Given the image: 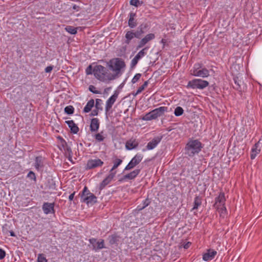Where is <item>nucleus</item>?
<instances>
[{
	"label": "nucleus",
	"instance_id": "29",
	"mask_svg": "<svg viewBox=\"0 0 262 262\" xmlns=\"http://www.w3.org/2000/svg\"><path fill=\"white\" fill-rule=\"evenodd\" d=\"M59 141V148L60 150H65L67 146V143L66 141L60 136L57 137Z\"/></svg>",
	"mask_w": 262,
	"mask_h": 262
},
{
	"label": "nucleus",
	"instance_id": "25",
	"mask_svg": "<svg viewBox=\"0 0 262 262\" xmlns=\"http://www.w3.org/2000/svg\"><path fill=\"white\" fill-rule=\"evenodd\" d=\"M34 166L37 170H39L43 166V159L41 157H36L35 160Z\"/></svg>",
	"mask_w": 262,
	"mask_h": 262
},
{
	"label": "nucleus",
	"instance_id": "54",
	"mask_svg": "<svg viewBox=\"0 0 262 262\" xmlns=\"http://www.w3.org/2000/svg\"><path fill=\"white\" fill-rule=\"evenodd\" d=\"M161 42H162V43L164 44V43L166 42V41H165V40L164 39H162L161 40Z\"/></svg>",
	"mask_w": 262,
	"mask_h": 262
},
{
	"label": "nucleus",
	"instance_id": "27",
	"mask_svg": "<svg viewBox=\"0 0 262 262\" xmlns=\"http://www.w3.org/2000/svg\"><path fill=\"white\" fill-rule=\"evenodd\" d=\"M136 14L134 13H130L129 14V18L128 20V26L130 28H134L137 26V23L135 20Z\"/></svg>",
	"mask_w": 262,
	"mask_h": 262
},
{
	"label": "nucleus",
	"instance_id": "14",
	"mask_svg": "<svg viewBox=\"0 0 262 262\" xmlns=\"http://www.w3.org/2000/svg\"><path fill=\"white\" fill-rule=\"evenodd\" d=\"M140 33L138 32H134L133 30L127 31L125 35V43L129 44L131 40L134 38H139Z\"/></svg>",
	"mask_w": 262,
	"mask_h": 262
},
{
	"label": "nucleus",
	"instance_id": "4",
	"mask_svg": "<svg viewBox=\"0 0 262 262\" xmlns=\"http://www.w3.org/2000/svg\"><path fill=\"white\" fill-rule=\"evenodd\" d=\"M202 148V143L198 140L190 141L186 145L187 153L189 156L198 154Z\"/></svg>",
	"mask_w": 262,
	"mask_h": 262
},
{
	"label": "nucleus",
	"instance_id": "7",
	"mask_svg": "<svg viewBox=\"0 0 262 262\" xmlns=\"http://www.w3.org/2000/svg\"><path fill=\"white\" fill-rule=\"evenodd\" d=\"M209 85V82L202 79H194L189 81L187 84V88L193 89H204Z\"/></svg>",
	"mask_w": 262,
	"mask_h": 262
},
{
	"label": "nucleus",
	"instance_id": "40",
	"mask_svg": "<svg viewBox=\"0 0 262 262\" xmlns=\"http://www.w3.org/2000/svg\"><path fill=\"white\" fill-rule=\"evenodd\" d=\"M141 74L140 73L136 74L133 79H132V82L134 84L136 83L141 78Z\"/></svg>",
	"mask_w": 262,
	"mask_h": 262
},
{
	"label": "nucleus",
	"instance_id": "46",
	"mask_svg": "<svg viewBox=\"0 0 262 262\" xmlns=\"http://www.w3.org/2000/svg\"><path fill=\"white\" fill-rule=\"evenodd\" d=\"M98 114V109L96 108L95 109L93 110L92 111L91 116H97Z\"/></svg>",
	"mask_w": 262,
	"mask_h": 262
},
{
	"label": "nucleus",
	"instance_id": "38",
	"mask_svg": "<svg viewBox=\"0 0 262 262\" xmlns=\"http://www.w3.org/2000/svg\"><path fill=\"white\" fill-rule=\"evenodd\" d=\"M143 3V2H140L139 0H130V4L132 6H134L135 7H138L139 5H142Z\"/></svg>",
	"mask_w": 262,
	"mask_h": 262
},
{
	"label": "nucleus",
	"instance_id": "42",
	"mask_svg": "<svg viewBox=\"0 0 262 262\" xmlns=\"http://www.w3.org/2000/svg\"><path fill=\"white\" fill-rule=\"evenodd\" d=\"M117 241V237L116 235H112L110 237V243L111 244L116 243Z\"/></svg>",
	"mask_w": 262,
	"mask_h": 262
},
{
	"label": "nucleus",
	"instance_id": "9",
	"mask_svg": "<svg viewBox=\"0 0 262 262\" xmlns=\"http://www.w3.org/2000/svg\"><path fill=\"white\" fill-rule=\"evenodd\" d=\"M103 162L100 159L96 158L89 159L86 163V169H91L97 167H101L103 164Z\"/></svg>",
	"mask_w": 262,
	"mask_h": 262
},
{
	"label": "nucleus",
	"instance_id": "33",
	"mask_svg": "<svg viewBox=\"0 0 262 262\" xmlns=\"http://www.w3.org/2000/svg\"><path fill=\"white\" fill-rule=\"evenodd\" d=\"M184 113V110L181 106L177 107L174 111V114L176 116H180Z\"/></svg>",
	"mask_w": 262,
	"mask_h": 262
},
{
	"label": "nucleus",
	"instance_id": "8",
	"mask_svg": "<svg viewBox=\"0 0 262 262\" xmlns=\"http://www.w3.org/2000/svg\"><path fill=\"white\" fill-rule=\"evenodd\" d=\"M143 156L142 154L138 153L136 154L125 166L124 170H129L134 168L136 165L139 164L142 160Z\"/></svg>",
	"mask_w": 262,
	"mask_h": 262
},
{
	"label": "nucleus",
	"instance_id": "52",
	"mask_svg": "<svg viewBox=\"0 0 262 262\" xmlns=\"http://www.w3.org/2000/svg\"><path fill=\"white\" fill-rule=\"evenodd\" d=\"M191 243L190 242H187L186 244H185L184 246H183V247L185 248V249H187L189 247Z\"/></svg>",
	"mask_w": 262,
	"mask_h": 262
},
{
	"label": "nucleus",
	"instance_id": "48",
	"mask_svg": "<svg viewBox=\"0 0 262 262\" xmlns=\"http://www.w3.org/2000/svg\"><path fill=\"white\" fill-rule=\"evenodd\" d=\"M75 194V192H73L72 193H71L69 196V199L70 201H73V199H74V195Z\"/></svg>",
	"mask_w": 262,
	"mask_h": 262
},
{
	"label": "nucleus",
	"instance_id": "19",
	"mask_svg": "<svg viewBox=\"0 0 262 262\" xmlns=\"http://www.w3.org/2000/svg\"><path fill=\"white\" fill-rule=\"evenodd\" d=\"M89 241L94 249H101L104 248V241L103 239L99 242L96 238H92L90 239Z\"/></svg>",
	"mask_w": 262,
	"mask_h": 262
},
{
	"label": "nucleus",
	"instance_id": "1",
	"mask_svg": "<svg viewBox=\"0 0 262 262\" xmlns=\"http://www.w3.org/2000/svg\"><path fill=\"white\" fill-rule=\"evenodd\" d=\"M93 74L96 79L103 82H108L115 79L113 74L104 67L96 65L93 69Z\"/></svg>",
	"mask_w": 262,
	"mask_h": 262
},
{
	"label": "nucleus",
	"instance_id": "31",
	"mask_svg": "<svg viewBox=\"0 0 262 262\" xmlns=\"http://www.w3.org/2000/svg\"><path fill=\"white\" fill-rule=\"evenodd\" d=\"M217 210L220 213L221 216L224 217L227 214L226 208L225 206H218Z\"/></svg>",
	"mask_w": 262,
	"mask_h": 262
},
{
	"label": "nucleus",
	"instance_id": "49",
	"mask_svg": "<svg viewBox=\"0 0 262 262\" xmlns=\"http://www.w3.org/2000/svg\"><path fill=\"white\" fill-rule=\"evenodd\" d=\"M148 84V81H146L144 82L143 84L142 85H141V86L144 90L145 88L147 87Z\"/></svg>",
	"mask_w": 262,
	"mask_h": 262
},
{
	"label": "nucleus",
	"instance_id": "6",
	"mask_svg": "<svg viewBox=\"0 0 262 262\" xmlns=\"http://www.w3.org/2000/svg\"><path fill=\"white\" fill-rule=\"evenodd\" d=\"M190 74L194 76L202 78H206L209 76V71L206 68L201 69V64L199 63L194 64L190 70Z\"/></svg>",
	"mask_w": 262,
	"mask_h": 262
},
{
	"label": "nucleus",
	"instance_id": "36",
	"mask_svg": "<svg viewBox=\"0 0 262 262\" xmlns=\"http://www.w3.org/2000/svg\"><path fill=\"white\" fill-rule=\"evenodd\" d=\"M150 203V201H149L148 199H145V200H144L142 202V204H143V206L142 207H140V206H138L137 207V209L139 210H142L143 209H144V208H145L146 207H147V206H148V205Z\"/></svg>",
	"mask_w": 262,
	"mask_h": 262
},
{
	"label": "nucleus",
	"instance_id": "18",
	"mask_svg": "<svg viewBox=\"0 0 262 262\" xmlns=\"http://www.w3.org/2000/svg\"><path fill=\"white\" fill-rule=\"evenodd\" d=\"M100 126L99 120L97 118H94L91 120L90 130L92 132H96L98 130Z\"/></svg>",
	"mask_w": 262,
	"mask_h": 262
},
{
	"label": "nucleus",
	"instance_id": "41",
	"mask_svg": "<svg viewBox=\"0 0 262 262\" xmlns=\"http://www.w3.org/2000/svg\"><path fill=\"white\" fill-rule=\"evenodd\" d=\"M27 177L30 178L31 180H33L34 181L36 180V176L34 172L32 171H29V172L27 174Z\"/></svg>",
	"mask_w": 262,
	"mask_h": 262
},
{
	"label": "nucleus",
	"instance_id": "32",
	"mask_svg": "<svg viewBox=\"0 0 262 262\" xmlns=\"http://www.w3.org/2000/svg\"><path fill=\"white\" fill-rule=\"evenodd\" d=\"M202 202L201 199L199 196L194 198V204L192 209H196L201 205Z\"/></svg>",
	"mask_w": 262,
	"mask_h": 262
},
{
	"label": "nucleus",
	"instance_id": "50",
	"mask_svg": "<svg viewBox=\"0 0 262 262\" xmlns=\"http://www.w3.org/2000/svg\"><path fill=\"white\" fill-rule=\"evenodd\" d=\"M148 84V81H146L144 82L143 84L142 85H141V86L144 90L145 88L147 87Z\"/></svg>",
	"mask_w": 262,
	"mask_h": 262
},
{
	"label": "nucleus",
	"instance_id": "24",
	"mask_svg": "<svg viewBox=\"0 0 262 262\" xmlns=\"http://www.w3.org/2000/svg\"><path fill=\"white\" fill-rule=\"evenodd\" d=\"M66 123L68 125L69 128H70L71 132L74 134H77L79 131L78 127L76 125L73 120L66 121Z\"/></svg>",
	"mask_w": 262,
	"mask_h": 262
},
{
	"label": "nucleus",
	"instance_id": "10",
	"mask_svg": "<svg viewBox=\"0 0 262 262\" xmlns=\"http://www.w3.org/2000/svg\"><path fill=\"white\" fill-rule=\"evenodd\" d=\"M262 147V137L256 143L251 149V159H254L259 154Z\"/></svg>",
	"mask_w": 262,
	"mask_h": 262
},
{
	"label": "nucleus",
	"instance_id": "30",
	"mask_svg": "<svg viewBox=\"0 0 262 262\" xmlns=\"http://www.w3.org/2000/svg\"><path fill=\"white\" fill-rule=\"evenodd\" d=\"M94 138L98 142H102L104 140L105 137L104 136L103 132H101L100 133L96 134L94 136Z\"/></svg>",
	"mask_w": 262,
	"mask_h": 262
},
{
	"label": "nucleus",
	"instance_id": "26",
	"mask_svg": "<svg viewBox=\"0 0 262 262\" xmlns=\"http://www.w3.org/2000/svg\"><path fill=\"white\" fill-rule=\"evenodd\" d=\"M95 102L93 99L90 100L84 106L83 112L85 113L90 112L92 108L94 106Z\"/></svg>",
	"mask_w": 262,
	"mask_h": 262
},
{
	"label": "nucleus",
	"instance_id": "28",
	"mask_svg": "<svg viewBox=\"0 0 262 262\" xmlns=\"http://www.w3.org/2000/svg\"><path fill=\"white\" fill-rule=\"evenodd\" d=\"M122 163V160L120 159H116L113 161V166L110 170V172L114 173L115 175L116 174V171H114L119 165Z\"/></svg>",
	"mask_w": 262,
	"mask_h": 262
},
{
	"label": "nucleus",
	"instance_id": "11",
	"mask_svg": "<svg viewBox=\"0 0 262 262\" xmlns=\"http://www.w3.org/2000/svg\"><path fill=\"white\" fill-rule=\"evenodd\" d=\"M148 48L146 47L140 51L131 61L132 67H134L138 63L139 60L143 58L146 54Z\"/></svg>",
	"mask_w": 262,
	"mask_h": 262
},
{
	"label": "nucleus",
	"instance_id": "44",
	"mask_svg": "<svg viewBox=\"0 0 262 262\" xmlns=\"http://www.w3.org/2000/svg\"><path fill=\"white\" fill-rule=\"evenodd\" d=\"M92 67L91 65H90L86 69L85 72L87 75L92 74L93 73Z\"/></svg>",
	"mask_w": 262,
	"mask_h": 262
},
{
	"label": "nucleus",
	"instance_id": "20",
	"mask_svg": "<svg viewBox=\"0 0 262 262\" xmlns=\"http://www.w3.org/2000/svg\"><path fill=\"white\" fill-rule=\"evenodd\" d=\"M217 252L214 250L209 249L207 252L203 255V259L205 261H208L214 258L216 255Z\"/></svg>",
	"mask_w": 262,
	"mask_h": 262
},
{
	"label": "nucleus",
	"instance_id": "17",
	"mask_svg": "<svg viewBox=\"0 0 262 262\" xmlns=\"http://www.w3.org/2000/svg\"><path fill=\"white\" fill-rule=\"evenodd\" d=\"M139 142L134 138H131L126 141L125 143V148L126 149L130 150L137 148L138 146Z\"/></svg>",
	"mask_w": 262,
	"mask_h": 262
},
{
	"label": "nucleus",
	"instance_id": "15",
	"mask_svg": "<svg viewBox=\"0 0 262 262\" xmlns=\"http://www.w3.org/2000/svg\"><path fill=\"white\" fill-rule=\"evenodd\" d=\"M162 137H157L154 138L151 141L149 142L146 145V149H143V151H145L146 150H152L155 148L158 144L160 142Z\"/></svg>",
	"mask_w": 262,
	"mask_h": 262
},
{
	"label": "nucleus",
	"instance_id": "43",
	"mask_svg": "<svg viewBox=\"0 0 262 262\" xmlns=\"http://www.w3.org/2000/svg\"><path fill=\"white\" fill-rule=\"evenodd\" d=\"M102 102V100L100 99H96V104H95V107L97 109H102L101 106V102Z\"/></svg>",
	"mask_w": 262,
	"mask_h": 262
},
{
	"label": "nucleus",
	"instance_id": "3",
	"mask_svg": "<svg viewBox=\"0 0 262 262\" xmlns=\"http://www.w3.org/2000/svg\"><path fill=\"white\" fill-rule=\"evenodd\" d=\"M167 107L166 106H160L153 110L150 112L146 113L142 118V119L146 121H149L156 119L162 116L165 112H167Z\"/></svg>",
	"mask_w": 262,
	"mask_h": 262
},
{
	"label": "nucleus",
	"instance_id": "56",
	"mask_svg": "<svg viewBox=\"0 0 262 262\" xmlns=\"http://www.w3.org/2000/svg\"><path fill=\"white\" fill-rule=\"evenodd\" d=\"M10 235H11V236H14V233L13 232H11L10 233Z\"/></svg>",
	"mask_w": 262,
	"mask_h": 262
},
{
	"label": "nucleus",
	"instance_id": "12",
	"mask_svg": "<svg viewBox=\"0 0 262 262\" xmlns=\"http://www.w3.org/2000/svg\"><path fill=\"white\" fill-rule=\"evenodd\" d=\"M118 97V93L115 91L113 95H112L106 101L105 104V110L106 112H108L112 107L113 105L114 104Z\"/></svg>",
	"mask_w": 262,
	"mask_h": 262
},
{
	"label": "nucleus",
	"instance_id": "51",
	"mask_svg": "<svg viewBox=\"0 0 262 262\" xmlns=\"http://www.w3.org/2000/svg\"><path fill=\"white\" fill-rule=\"evenodd\" d=\"M148 84V81H146L144 82L143 84L142 85H141V86L144 90L145 88L147 87Z\"/></svg>",
	"mask_w": 262,
	"mask_h": 262
},
{
	"label": "nucleus",
	"instance_id": "55",
	"mask_svg": "<svg viewBox=\"0 0 262 262\" xmlns=\"http://www.w3.org/2000/svg\"><path fill=\"white\" fill-rule=\"evenodd\" d=\"M139 94H137V91H136V93H133V95L134 96H136L137 95H138Z\"/></svg>",
	"mask_w": 262,
	"mask_h": 262
},
{
	"label": "nucleus",
	"instance_id": "21",
	"mask_svg": "<svg viewBox=\"0 0 262 262\" xmlns=\"http://www.w3.org/2000/svg\"><path fill=\"white\" fill-rule=\"evenodd\" d=\"M140 172V169H135L131 171L130 173L124 175L120 181H122L126 180H133L139 174Z\"/></svg>",
	"mask_w": 262,
	"mask_h": 262
},
{
	"label": "nucleus",
	"instance_id": "34",
	"mask_svg": "<svg viewBox=\"0 0 262 262\" xmlns=\"http://www.w3.org/2000/svg\"><path fill=\"white\" fill-rule=\"evenodd\" d=\"M66 30L71 34H76L77 32V28L72 26H67L66 28Z\"/></svg>",
	"mask_w": 262,
	"mask_h": 262
},
{
	"label": "nucleus",
	"instance_id": "23",
	"mask_svg": "<svg viewBox=\"0 0 262 262\" xmlns=\"http://www.w3.org/2000/svg\"><path fill=\"white\" fill-rule=\"evenodd\" d=\"M225 194L223 192H221L219 196L215 199V204L217 206H225Z\"/></svg>",
	"mask_w": 262,
	"mask_h": 262
},
{
	"label": "nucleus",
	"instance_id": "47",
	"mask_svg": "<svg viewBox=\"0 0 262 262\" xmlns=\"http://www.w3.org/2000/svg\"><path fill=\"white\" fill-rule=\"evenodd\" d=\"M53 69V68L51 66H48L47 67L46 69H45V71L47 73H49Z\"/></svg>",
	"mask_w": 262,
	"mask_h": 262
},
{
	"label": "nucleus",
	"instance_id": "39",
	"mask_svg": "<svg viewBox=\"0 0 262 262\" xmlns=\"http://www.w3.org/2000/svg\"><path fill=\"white\" fill-rule=\"evenodd\" d=\"M89 90L90 92H91L92 93H93L94 94H97L100 93V91L97 90L96 88L94 85H90L89 86Z\"/></svg>",
	"mask_w": 262,
	"mask_h": 262
},
{
	"label": "nucleus",
	"instance_id": "22",
	"mask_svg": "<svg viewBox=\"0 0 262 262\" xmlns=\"http://www.w3.org/2000/svg\"><path fill=\"white\" fill-rule=\"evenodd\" d=\"M114 173L110 172V174L102 181L100 184V189H103L107 185H108L115 177Z\"/></svg>",
	"mask_w": 262,
	"mask_h": 262
},
{
	"label": "nucleus",
	"instance_id": "2",
	"mask_svg": "<svg viewBox=\"0 0 262 262\" xmlns=\"http://www.w3.org/2000/svg\"><path fill=\"white\" fill-rule=\"evenodd\" d=\"M107 64L108 68L114 72L112 74L115 77V79L122 74L121 70L125 67L124 61L119 58L111 59Z\"/></svg>",
	"mask_w": 262,
	"mask_h": 262
},
{
	"label": "nucleus",
	"instance_id": "37",
	"mask_svg": "<svg viewBox=\"0 0 262 262\" xmlns=\"http://www.w3.org/2000/svg\"><path fill=\"white\" fill-rule=\"evenodd\" d=\"M37 262H47V259L43 254H39L37 256Z\"/></svg>",
	"mask_w": 262,
	"mask_h": 262
},
{
	"label": "nucleus",
	"instance_id": "45",
	"mask_svg": "<svg viewBox=\"0 0 262 262\" xmlns=\"http://www.w3.org/2000/svg\"><path fill=\"white\" fill-rule=\"evenodd\" d=\"M6 256L5 251L2 249L0 248V260L3 259Z\"/></svg>",
	"mask_w": 262,
	"mask_h": 262
},
{
	"label": "nucleus",
	"instance_id": "16",
	"mask_svg": "<svg viewBox=\"0 0 262 262\" xmlns=\"http://www.w3.org/2000/svg\"><path fill=\"white\" fill-rule=\"evenodd\" d=\"M42 210L45 214L54 213V204L46 202L42 205Z\"/></svg>",
	"mask_w": 262,
	"mask_h": 262
},
{
	"label": "nucleus",
	"instance_id": "5",
	"mask_svg": "<svg viewBox=\"0 0 262 262\" xmlns=\"http://www.w3.org/2000/svg\"><path fill=\"white\" fill-rule=\"evenodd\" d=\"M81 199V202L86 203L88 205H93L97 202V197L90 192L86 186L83 189Z\"/></svg>",
	"mask_w": 262,
	"mask_h": 262
},
{
	"label": "nucleus",
	"instance_id": "53",
	"mask_svg": "<svg viewBox=\"0 0 262 262\" xmlns=\"http://www.w3.org/2000/svg\"><path fill=\"white\" fill-rule=\"evenodd\" d=\"M143 90L144 89L142 88V86H140L137 91V94H140Z\"/></svg>",
	"mask_w": 262,
	"mask_h": 262
},
{
	"label": "nucleus",
	"instance_id": "13",
	"mask_svg": "<svg viewBox=\"0 0 262 262\" xmlns=\"http://www.w3.org/2000/svg\"><path fill=\"white\" fill-rule=\"evenodd\" d=\"M155 38V35L153 33H149L147 34L143 37L139 42L137 46V49H139L144 47L148 42L154 39Z\"/></svg>",
	"mask_w": 262,
	"mask_h": 262
},
{
	"label": "nucleus",
	"instance_id": "35",
	"mask_svg": "<svg viewBox=\"0 0 262 262\" xmlns=\"http://www.w3.org/2000/svg\"><path fill=\"white\" fill-rule=\"evenodd\" d=\"M64 112L67 114H72L74 112V108L72 105H68L64 108Z\"/></svg>",
	"mask_w": 262,
	"mask_h": 262
}]
</instances>
